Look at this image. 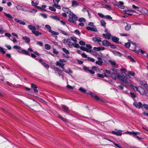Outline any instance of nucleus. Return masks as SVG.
I'll list each match as a JSON object with an SVG mask.
<instances>
[{"mask_svg":"<svg viewBox=\"0 0 148 148\" xmlns=\"http://www.w3.org/2000/svg\"><path fill=\"white\" fill-rule=\"evenodd\" d=\"M68 21L71 23H76V21L78 20V18L77 16L73 12L71 13L69 16Z\"/></svg>","mask_w":148,"mask_h":148,"instance_id":"1","label":"nucleus"},{"mask_svg":"<svg viewBox=\"0 0 148 148\" xmlns=\"http://www.w3.org/2000/svg\"><path fill=\"white\" fill-rule=\"evenodd\" d=\"M13 48L15 49H18V52L20 53H22L27 55L30 56V53L29 52L25 49H22L21 47L17 45H14Z\"/></svg>","mask_w":148,"mask_h":148,"instance_id":"2","label":"nucleus"},{"mask_svg":"<svg viewBox=\"0 0 148 148\" xmlns=\"http://www.w3.org/2000/svg\"><path fill=\"white\" fill-rule=\"evenodd\" d=\"M114 69H112L114 72L111 73V77L114 79H116L117 78L121 79L122 76L119 75L118 73Z\"/></svg>","mask_w":148,"mask_h":148,"instance_id":"3","label":"nucleus"},{"mask_svg":"<svg viewBox=\"0 0 148 148\" xmlns=\"http://www.w3.org/2000/svg\"><path fill=\"white\" fill-rule=\"evenodd\" d=\"M130 86L135 91L138 92L141 94L143 95L144 93L145 90L141 87H139L140 89H139L138 87L134 86L132 84Z\"/></svg>","mask_w":148,"mask_h":148,"instance_id":"4","label":"nucleus"},{"mask_svg":"<svg viewBox=\"0 0 148 148\" xmlns=\"http://www.w3.org/2000/svg\"><path fill=\"white\" fill-rule=\"evenodd\" d=\"M93 42L95 43H98L99 45H101L100 42H101V38L99 37H93L92 38Z\"/></svg>","mask_w":148,"mask_h":148,"instance_id":"5","label":"nucleus"},{"mask_svg":"<svg viewBox=\"0 0 148 148\" xmlns=\"http://www.w3.org/2000/svg\"><path fill=\"white\" fill-rule=\"evenodd\" d=\"M139 82L140 85L144 86L146 90L148 91V86L146 82L145 81H140Z\"/></svg>","mask_w":148,"mask_h":148,"instance_id":"6","label":"nucleus"},{"mask_svg":"<svg viewBox=\"0 0 148 148\" xmlns=\"http://www.w3.org/2000/svg\"><path fill=\"white\" fill-rule=\"evenodd\" d=\"M133 104L136 108H140L143 106L142 104L140 102H139L138 104H137L135 102H134Z\"/></svg>","mask_w":148,"mask_h":148,"instance_id":"7","label":"nucleus"},{"mask_svg":"<svg viewBox=\"0 0 148 148\" xmlns=\"http://www.w3.org/2000/svg\"><path fill=\"white\" fill-rule=\"evenodd\" d=\"M56 65L57 66H59L62 69H63V71L64 69V66L65 64H64L62 63L59 61H57L56 62Z\"/></svg>","mask_w":148,"mask_h":148,"instance_id":"8","label":"nucleus"},{"mask_svg":"<svg viewBox=\"0 0 148 148\" xmlns=\"http://www.w3.org/2000/svg\"><path fill=\"white\" fill-rule=\"evenodd\" d=\"M102 45L108 47L110 45V43L107 40H104L102 42Z\"/></svg>","mask_w":148,"mask_h":148,"instance_id":"9","label":"nucleus"},{"mask_svg":"<svg viewBox=\"0 0 148 148\" xmlns=\"http://www.w3.org/2000/svg\"><path fill=\"white\" fill-rule=\"evenodd\" d=\"M54 70L55 71V73L59 75V76H60L61 75V70L57 68H54Z\"/></svg>","mask_w":148,"mask_h":148,"instance_id":"10","label":"nucleus"},{"mask_svg":"<svg viewBox=\"0 0 148 148\" xmlns=\"http://www.w3.org/2000/svg\"><path fill=\"white\" fill-rule=\"evenodd\" d=\"M86 29L88 30L92 31L97 32V29L96 27L94 26V27L92 28L90 27H86Z\"/></svg>","mask_w":148,"mask_h":148,"instance_id":"11","label":"nucleus"},{"mask_svg":"<svg viewBox=\"0 0 148 148\" xmlns=\"http://www.w3.org/2000/svg\"><path fill=\"white\" fill-rule=\"evenodd\" d=\"M122 131L121 130H118L116 131H113L112 132V133L114 134H115L118 136H121L122 135L121 132Z\"/></svg>","mask_w":148,"mask_h":148,"instance_id":"12","label":"nucleus"},{"mask_svg":"<svg viewBox=\"0 0 148 148\" xmlns=\"http://www.w3.org/2000/svg\"><path fill=\"white\" fill-rule=\"evenodd\" d=\"M112 36V41L115 42L116 43L119 44V39L118 38L116 37V36Z\"/></svg>","mask_w":148,"mask_h":148,"instance_id":"13","label":"nucleus"},{"mask_svg":"<svg viewBox=\"0 0 148 148\" xmlns=\"http://www.w3.org/2000/svg\"><path fill=\"white\" fill-rule=\"evenodd\" d=\"M123 4L124 3L123 1H120L119 2V4L116 5L119 8L123 9L124 8Z\"/></svg>","mask_w":148,"mask_h":148,"instance_id":"14","label":"nucleus"},{"mask_svg":"<svg viewBox=\"0 0 148 148\" xmlns=\"http://www.w3.org/2000/svg\"><path fill=\"white\" fill-rule=\"evenodd\" d=\"M31 87L34 90V91L35 92H38V90L36 89L37 88V87L36 85L35 84H31Z\"/></svg>","mask_w":148,"mask_h":148,"instance_id":"15","label":"nucleus"},{"mask_svg":"<svg viewBox=\"0 0 148 148\" xmlns=\"http://www.w3.org/2000/svg\"><path fill=\"white\" fill-rule=\"evenodd\" d=\"M22 39L25 40V42L27 43H29L30 42V40L29 38L27 36H23L22 38Z\"/></svg>","mask_w":148,"mask_h":148,"instance_id":"16","label":"nucleus"},{"mask_svg":"<svg viewBox=\"0 0 148 148\" xmlns=\"http://www.w3.org/2000/svg\"><path fill=\"white\" fill-rule=\"evenodd\" d=\"M27 27L29 29L32 30V32L36 30V28L35 26H33L31 25H28Z\"/></svg>","mask_w":148,"mask_h":148,"instance_id":"17","label":"nucleus"},{"mask_svg":"<svg viewBox=\"0 0 148 148\" xmlns=\"http://www.w3.org/2000/svg\"><path fill=\"white\" fill-rule=\"evenodd\" d=\"M62 10L64 12L69 14L71 13L72 12L68 8H63Z\"/></svg>","mask_w":148,"mask_h":148,"instance_id":"18","label":"nucleus"},{"mask_svg":"<svg viewBox=\"0 0 148 148\" xmlns=\"http://www.w3.org/2000/svg\"><path fill=\"white\" fill-rule=\"evenodd\" d=\"M14 20L15 21L19 23V24H21V25H25L26 24L25 23V22L21 20H19L17 18H15L14 19Z\"/></svg>","mask_w":148,"mask_h":148,"instance_id":"19","label":"nucleus"},{"mask_svg":"<svg viewBox=\"0 0 148 148\" xmlns=\"http://www.w3.org/2000/svg\"><path fill=\"white\" fill-rule=\"evenodd\" d=\"M79 3L76 1L74 0L72 1V6L76 7L79 5Z\"/></svg>","mask_w":148,"mask_h":148,"instance_id":"20","label":"nucleus"},{"mask_svg":"<svg viewBox=\"0 0 148 148\" xmlns=\"http://www.w3.org/2000/svg\"><path fill=\"white\" fill-rule=\"evenodd\" d=\"M126 25L125 27V29L126 31H128L131 28V25L127 23H126Z\"/></svg>","mask_w":148,"mask_h":148,"instance_id":"21","label":"nucleus"},{"mask_svg":"<svg viewBox=\"0 0 148 148\" xmlns=\"http://www.w3.org/2000/svg\"><path fill=\"white\" fill-rule=\"evenodd\" d=\"M62 108H63V110L66 112H68L69 110V108L65 105L62 106Z\"/></svg>","mask_w":148,"mask_h":148,"instance_id":"22","label":"nucleus"},{"mask_svg":"<svg viewBox=\"0 0 148 148\" xmlns=\"http://www.w3.org/2000/svg\"><path fill=\"white\" fill-rule=\"evenodd\" d=\"M97 76L99 77L103 78L104 77H106V75L105 73H103L101 74L98 73L97 74Z\"/></svg>","mask_w":148,"mask_h":148,"instance_id":"23","label":"nucleus"},{"mask_svg":"<svg viewBox=\"0 0 148 148\" xmlns=\"http://www.w3.org/2000/svg\"><path fill=\"white\" fill-rule=\"evenodd\" d=\"M33 34H35V36H38L39 35H41L42 33H41L39 32L38 31H36V30L34 31L33 32H32Z\"/></svg>","mask_w":148,"mask_h":148,"instance_id":"24","label":"nucleus"},{"mask_svg":"<svg viewBox=\"0 0 148 148\" xmlns=\"http://www.w3.org/2000/svg\"><path fill=\"white\" fill-rule=\"evenodd\" d=\"M103 36L108 39H110V37L112 36L109 33H108L107 34H103Z\"/></svg>","mask_w":148,"mask_h":148,"instance_id":"25","label":"nucleus"},{"mask_svg":"<svg viewBox=\"0 0 148 148\" xmlns=\"http://www.w3.org/2000/svg\"><path fill=\"white\" fill-rule=\"evenodd\" d=\"M50 17L51 18L54 20H56L57 21H60V19L57 16H50Z\"/></svg>","mask_w":148,"mask_h":148,"instance_id":"26","label":"nucleus"},{"mask_svg":"<svg viewBox=\"0 0 148 148\" xmlns=\"http://www.w3.org/2000/svg\"><path fill=\"white\" fill-rule=\"evenodd\" d=\"M92 97L95 98L97 100H99L100 99V98L98 97L97 96L95 95V94L94 93H92V95H90Z\"/></svg>","mask_w":148,"mask_h":148,"instance_id":"27","label":"nucleus"},{"mask_svg":"<svg viewBox=\"0 0 148 148\" xmlns=\"http://www.w3.org/2000/svg\"><path fill=\"white\" fill-rule=\"evenodd\" d=\"M108 62L112 66L115 65L116 64V62L114 61H112L110 60H109L108 61Z\"/></svg>","mask_w":148,"mask_h":148,"instance_id":"28","label":"nucleus"},{"mask_svg":"<svg viewBox=\"0 0 148 148\" xmlns=\"http://www.w3.org/2000/svg\"><path fill=\"white\" fill-rule=\"evenodd\" d=\"M4 15L8 18H9L11 19H13L12 16L9 14H7L5 12H4Z\"/></svg>","mask_w":148,"mask_h":148,"instance_id":"29","label":"nucleus"},{"mask_svg":"<svg viewBox=\"0 0 148 148\" xmlns=\"http://www.w3.org/2000/svg\"><path fill=\"white\" fill-rule=\"evenodd\" d=\"M58 117L65 122H66L67 121L66 119H64L60 115L58 116Z\"/></svg>","mask_w":148,"mask_h":148,"instance_id":"30","label":"nucleus"},{"mask_svg":"<svg viewBox=\"0 0 148 148\" xmlns=\"http://www.w3.org/2000/svg\"><path fill=\"white\" fill-rule=\"evenodd\" d=\"M70 40V39L68 38L67 39H64L62 40V42L65 44H66Z\"/></svg>","mask_w":148,"mask_h":148,"instance_id":"31","label":"nucleus"},{"mask_svg":"<svg viewBox=\"0 0 148 148\" xmlns=\"http://www.w3.org/2000/svg\"><path fill=\"white\" fill-rule=\"evenodd\" d=\"M101 25L102 26L105 27L106 23L103 20H102L101 22Z\"/></svg>","mask_w":148,"mask_h":148,"instance_id":"32","label":"nucleus"},{"mask_svg":"<svg viewBox=\"0 0 148 148\" xmlns=\"http://www.w3.org/2000/svg\"><path fill=\"white\" fill-rule=\"evenodd\" d=\"M49 32L51 33V34L53 35H57L59 34L58 32L53 31L52 30Z\"/></svg>","mask_w":148,"mask_h":148,"instance_id":"33","label":"nucleus"},{"mask_svg":"<svg viewBox=\"0 0 148 148\" xmlns=\"http://www.w3.org/2000/svg\"><path fill=\"white\" fill-rule=\"evenodd\" d=\"M58 30L61 33H62L64 35L66 36H67L68 35V34L66 33V32H65L63 30H62V29H58Z\"/></svg>","mask_w":148,"mask_h":148,"instance_id":"34","label":"nucleus"},{"mask_svg":"<svg viewBox=\"0 0 148 148\" xmlns=\"http://www.w3.org/2000/svg\"><path fill=\"white\" fill-rule=\"evenodd\" d=\"M45 27L46 29L49 30V32H50L52 30L51 29V27L49 25H46L45 26Z\"/></svg>","mask_w":148,"mask_h":148,"instance_id":"35","label":"nucleus"},{"mask_svg":"<svg viewBox=\"0 0 148 148\" xmlns=\"http://www.w3.org/2000/svg\"><path fill=\"white\" fill-rule=\"evenodd\" d=\"M79 90H80L81 92L84 93H86V90L83 88H82L81 87L79 89Z\"/></svg>","mask_w":148,"mask_h":148,"instance_id":"36","label":"nucleus"},{"mask_svg":"<svg viewBox=\"0 0 148 148\" xmlns=\"http://www.w3.org/2000/svg\"><path fill=\"white\" fill-rule=\"evenodd\" d=\"M131 10H124V11L126 14L129 15H132V14H128V12H131Z\"/></svg>","mask_w":148,"mask_h":148,"instance_id":"37","label":"nucleus"},{"mask_svg":"<svg viewBox=\"0 0 148 148\" xmlns=\"http://www.w3.org/2000/svg\"><path fill=\"white\" fill-rule=\"evenodd\" d=\"M96 63L97 64L101 66L103 63V62L102 60H98L96 62Z\"/></svg>","mask_w":148,"mask_h":148,"instance_id":"38","label":"nucleus"},{"mask_svg":"<svg viewBox=\"0 0 148 148\" xmlns=\"http://www.w3.org/2000/svg\"><path fill=\"white\" fill-rule=\"evenodd\" d=\"M131 43L132 44V45L133 46L134 49H133L132 50L135 51V49H136L137 47L135 43L133 42H131Z\"/></svg>","mask_w":148,"mask_h":148,"instance_id":"39","label":"nucleus"},{"mask_svg":"<svg viewBox=\"0 0 148 148\" xmlns=\"http://www.w3.org/2000/svg\"><path fill=\"white\" fill-rule=\"evenodd\" d=\"M87 60L89 61H90L91 62H94L95 61V60L94 59L90 58V57H88L87 58Z\"/></svg>","mask_w":148,"mask_h":148,"instance_id":"40","label":"nucleus"},{"mask_svg":"<svg viewBox=\"0 0 148 148\" xmlns=\"http://www.w3.org/2000/svg\"><path fill=\"white\" fill-rule=\"evenodd\" d=\"M54 6H53V5L52 7L50 6L49 7V9L52 11L55 12L56 11V9L54 8Z\"/></svg>","mask_w":148,"mask_h":148,"instance_id":"41","label":"nucleus"},{"mask_svg":"<svg viewBox=\"0 0 148 148\" xmlns=\"http://www.w3.org/2000/svg\"><path fill=\"white\" fill-rule=\"evenodd\" d=\"M62 49L64 53H66L67 54H68L69 53H69V51H68V50L66 49L65 48H63Z\"/></svg>","mask_w":148,"mask_h":148,"instance_id":"42","label":"nucleus"},{"mask_svg":"<svg viewBox=\"0 0 148 148\" xmlns=\"http://www.w3.org/2000/svg\"><path fill=\"white\" fill-rule=\"evenodd\" d=\"M3 27L2 26L0 25V33L1 34L5 32V31L3 30Z\"/></svg>","mask_w":148,"mask_h":148,"instance_id":"43","label":"nucleus"},{"mask_svg":"<svg viewBox=\"0 0 148 148\" xmlns=\"http://www.w3.org/2000/svg\"><path fill=\"white\" fill-rule=\"evenodd\" d=\"M0 51L2 53L4 54L6 53V51L4 50L3 48L0 46Z\"/></svg>","mask_w":148,"mask_h":148,"instance_id":"44","label":"nucleus"},{"mask_svg":"<svg viewBox=\"0 0 148 148\" xmlns=\"http://www.w3.org/2000/svg\"><path fill=\"white\" fill-rule=\"evenodd\" d=\"M68 42L69 43L68 44V45L69 47L70 48H71L73 46L74 43H73L72 42L69 41Z\"/></svg>","mask_w":148,"mask_h":148,"instance_id":"45","label":"nucleus"},{"mask_svg":"<svg viewBox=\"0 0 148 148\" xmlns=\"http://www.w3.org/2000/svg\"><path fill=\"white\" fill-rule=\"evenodd\" d=\"M45 48L49 50L51 49V46L48 44H46L45 45Z\"/></svg>","mask_w":148,"mask_h":148,"instance_id":"46","label":"nucleus"},{"mask_svg":"<svg viewBox=\"0 0 148 148\" xmlns=\"http://www.w3.org/2000/svg\"><path fill=\"white\" fill-rule=\"evenodd\" d=\"M131 44L130 42H128L125 43V47L129 48Z\"/></svg>","mask_w":148,"mask_h":148,"instance_id":"47","label":"nucleus"},{"mask_svg":"<svg viewBox=\"0 0 148 148\" xmlns=\"http://www.w3.org/2000/svg\"><path fill=\"white\" fill-rule=\"evenodd\" d=\"M57 4H54L53 5V6H54L55 8L58 9H61V7L59 5Z\"/></svg>","mask_w":148,"mask_h":148,"instance_id":"48","label":"nucleus"},{"mask_svg":"<svg viewBox=\"0 0 148 148\" xmlns=\"http://www.w3.org/2000/svg\"><path fill=\"white\" fill-rule=\"evenodd\" d=\"M63 71H64L66 73H68V74H71L73 73L72 71L71 70V69L70 68L69 69V71L65 70V69Z\"/></svg>","mask_w":148,"mask_h":148,"instance_id":"49","label":"nucleus"},{"mask_svg":"<svg viewBox=\"0 0 148 148\" xmlns=\"http://www.w3.org/2000/svg\"><path fill=\"white\" fill-rule=\"evenodd\" d=\"M40 14L45 18H47V14H46L40 13Z\"/></svg>","mask_w":148,"mask_h":148,"instance_id":"50","label":"nucleus"},{"mask_svg":"<svg viewBox=\"0 0 148 148\" xmlns=\"http://www.w3.org/2000/svg\"><path fill=\"white\" fill-rule=\"evenodd\" d=\"M71 38L73 41L74 42H77L76 38V37H71Z\"/></svg>","mask_w":148,"mask_h":148,"instance_id":"51","label":"nucleus"},{"mask_svg":"<svg viewBox=\"0 0 148 148\" xmlns=\"http://www.w3.org/2000/svg\"><path fill=\"white\" fill-rule=\"evenodd\" d=\"M81 56L83 58H87L88 57L84 53H83L81 54Z\"/></svg>","mask_w":148,"mask_h":148,"instance_id":"52","label":"nucleus"},{"mask_svg":"<svg viewBox=\"0 0 148 148\" xmlns=\"http://www.w3.org/2000/svg\"><path fill=\"white\" fill-rule=\"evenodd\" d=\"M78 20L80 22H85L86 21V19L83 18H79Z\"/></svg>","mask_w":148,"mask_h":148,"instance_id":"53","label":"nucleus"},{"mask_svg":"<svg viewBox=\"0 0 148 148\" xmlns=\"http://www.w3.org/2000/svg\"><path fill=\"white\" fill-rule=\"evenodd\" d=\"M114 55L116 56H121V54L119 52H115L114 53Z\"/></svg>","mask_w":148,"mask_h":148,"instance_id":"54","label":"nucleus"},{"mask_svg":"<svg viewBox=\"0 0 148 148\" xmlns=\"http://www.w3.org/2000/svg\"><path fill=\"white\" fill-rule=\"evenodd\" d=\"M79 43L82 45H85L84 41L83 40H81L79 41Z\"/></svg>","mask_w":148,"mask_h":148,"instance_id":"55","label":"nucleus"},{"mask_svg":"<svg viewBox=\"0 0 148 148\" xmlns=\"http://www.w3.org/2000/svg\"><path fill=\"white\" fill-rule=\"evenodd\" d=\"M105 49V48L103 47H98V51H103Z\"/></svg>","mask_w":148,"mask_h":148,"instance_id":"56","label":"nucleus"},{"mask_svg":"<svg viewBox=\"0 0 148 148\" xmlns=\"http://www.w3.org/2000/svg\"><path fill=\"white\" fill-rule=\"evenodd\" d=\"M128 57L132 62H136L135 60L132 57H131V56H128Z\"/></svg>","mask_w":148,"mask_h":148,"instance_id":"57","label":"nucleus"},{"mask_svg":"<svg viewBox=\"0 0 148 148\" xmlns=\"http://www.w3.org/2000/svg\"><path fill=\"white\" fill-rule=\"evenodd\" d=\"M73 46L77 48H78L80 47L78 44L76 43H74Z\"/></svg>","mask_w":148,"mask_h":148,"instance_id":"58","label":"nucleus"},{"mask_svg":"<svg viewBox=\"0 0 148 148\" xmlns=\"http://www.w3.org/2000/svg\"><path fill=\"white\" fill-rule=\"evenodd\" d=\"M22 8V7L21 5H17L16 7V8L18 10H21Z\"/></svg>","mask_w":148,"mask_h":148,"instance_id":"59","label":"nucleus"},{"mask_svg":"<svg viewBox=\"0 0 148 148\" xmlns=\"http://www.w3.org/2000/svg\"><path fill=\"white\" fill-rule=\"evenodd\" d=\"M129 74L132 76H134L135 75V73L132 71H130L129 72Z\"/></svg>","mask_w":148,"mask_h":148,"instance_id":"60","label":"nucleus"},{"mask_svg":"<svg viewBox=\"0 0 148 148\" xmlns=\"http://www.w3.org/2000/svg\"><path fill=\"white\" fill-rule=\"evenodd\" d=\"M80 49L84 51H85L86 49V48L84 47L81 46L80 47Z\"/></svg>","mask_w":148,"mask_h":148,"instance_id":"61","label":"nucleus"},{"mask_svg":"<svg viewBox=\"0 0 148 148\" xmlns=\"http://www.w3.org/2000/svg\"><path fill=\"white\" fill-rule=\"evenodd\" d=\"M86 46L88 48L87 49H91L92 47L91 45L90 44H87L86 45Z\"/></svg>","mask_w":148,"mask_h":148,"instance_id":"62","label":"nucleus"},{"mask_svg":"<svg viewBox=\"0 0 148 148\" xmlns=\"http://www.w3.org/2000/svg\"><path fill=\"white\" fill-rule=\"evenodd\" d=\"M75 32L76 34L77 35H79L80 34V32H79V31L78 29L75 30Z\"/></svg>","mask_w":148,"mask_h":148,"instance_id":"63","label":"nucleus"},{"mask_svg":"<svg viewBox=\"0 0 148 148\" xmlns=\"http://www.w3.org/2000/svg\"><path fill=\"white\" fill-rule=\"evenodd\" d=\"M143 106L145 109L148 110V104H144L143 105Z\"/></svg>","mask_w":148,"mask_h":148,"instance_id":"64","label":"nucleus"}]
</instances>
